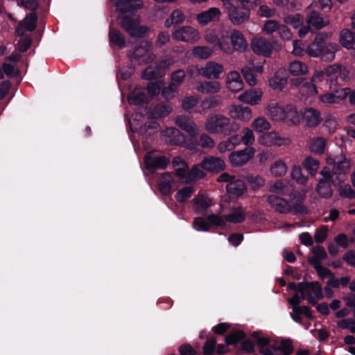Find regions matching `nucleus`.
<instances>
[{"label": "nucleus", "mask_w": 355, "mask_h": 355, "mask_svg": "<svg viewBox=\"0 0 355 355\" xmlns=\"http://www.w3.org/2000/svg\"><path fill=\"white\" fill-rule=\"evenodd\" d=\"M258 3L259 0H233L227 2L225 10L230 21L234 25L242 24L249 19L250 8Z\"/></svg>", "instance_id": "1"}, {"label": "nucleus", "mask_w": 355, "mask_h": 355, "mask_svg": "<svg viewBox=\"0 0 355 355\" xmlns=\"http://www.w3.org/2000/svg\"><path fill=\"white\" fill-rule=\"evenodd\" d=\"M259 352L262 355H290L292 352L289 341L272 342L267 338H259L257 340Z\"/></svg>", "instance_id": "2"}, {"label": "nucleus", "mask_w": 355, "mask_h": 355, "mask_svg": "<svg viewBox=\"0 0 355 355\" xmlns=\"http://www.w3.org/2000/svg\"><path fill=\"white\" fill-rule=\"evenodd\" d=\"M163 86L162 81L150 83L146 89L136 88L128 97V101L131 104H140L147 102L154 96L159 94L160 89Z\"/></svg>", "instance_id": "3"}, {"label": "nucleus", "mask_w": 355, "mask_h": 355, "mask_svg": "<svg viewBox=\"0 0 355 355\" xmlns=\"http://www.w3.org/2000/svg\"><path fill=\"white\" fill-rule=\"evenodd\" d=\"M288 288L297 290L302 294L303 300L311 304H315L323 297L322 286L317 282L306 283L297 286L295 283L288 284Z\"/></svg>", "instance_id": "4"}, {"label": "nucleus", "mask_w": 355, "mask_h": 355, "mask_svg": "<svg viewBox=\"0 0 355 355\" xmlns=\"http://www.w3.org/2000/svg\"><path fill=\"white\" fill-rule=\"evenodd\" d=\"M347 76V70L340 64H332L327 67L324 71L315 70L312 76V80L315 83H321L324 80L334 81L340 76L345 79Z\"/></svg>", "instance_id": "5"}, {"label": "nucleus", "mask_w": 355, "mask_h": 355, "mask_svg": "<svg viewBox=\"0 0 355 355\" xmlns=\"http://www.w3.org/2000/svg\"><path fill=\"white\" fill-rule=\"evenodd\" d=\"M173 40L187 43H196L201 38L200 31L191 26H183L175 29L172 33Z\"/></svg>", "instance_id": "6"}, {"label": "nucleus", "mask_w": 355, "mask_h": 355, "mask_svg": "<svg viewBox=\"0 0 355 355\" xmlns=\"http://www.w3.org/2000/svg\"><path fill=\"white\" fill-rule=\"evenodd\" d=\"M230 119L221 114L210 116L205 123V129L209 133L216 134L227 130Z\"/></svg>", "instance_id": "7"}, {"label": "nucleus", "mask_w": 355, "mask_h": 355, "mask_svg": "<svg viewBox=\"0 0 355 355\" xmlns=\"http://www.w3.org/2000/svg\"><path fill=\"white\" fill-rule=\"evenodd\" d=\"M326 161L327 164L331 166L333 173L340 175L339 178L340 180H343L345 173L350 168L352 164V161L345 155L337 157L328 155Z\"/></svg>", "instance_id": "8"}, {"label": "nucleus", "mask_w": 355, "mask_h": 355, "mask_svg": "<svg viewBox=\"0 0 355 355\" xmlns=\"http://www.w3.org/2000/svg\"><path fill=\"white\" fill-rule=\"evenodd\" d=\"M258 143L266 147L282 146L289 143L288 139L282 137L276 131L266 132L257 138Z\"/></svg>", "instance_id": "9"}, {"label": "nucleus", "mask_w": 355, "mask_h": 355, "mask_svg": "<svg viewBox=\"0 0 355 355\" xmlns=\"http://www.w3.org/2000/svg\"><path fill=\"white\" fill-rule=\"evenodd\" d=\"M198 73L204 78L208 79H218L225 72L224 67L222 64L209 61L205 66L198 69Z\"/></svg>", "instance_id": "10"}, {"label": "nucleus", "mask_w": 355, "mask_h": 355, "mask_svg": "<svg viewBox=\"0 0 355 355\" xmlns=\"http://www.w3.org/2000/svg\"><path fill=\"white\" fill-rule=\"evenodd\" d=\"M275 42H270L261 37H254L251 41V48L257 55L270 57L273 51V44Z\"/></svg>", "instance_id": "11"}, {"label": "nucleus", "mask_w": 355, "mask_h": 355, "mask_svg": "<svg viewBox=\"0 0 355 355\" xmlns=\"http://www.w3.org/2000/svg\"><path fill=\"white\" fill-rule=\"evenodd\" d=\"M320 174L322 178L320 180L316 187L317 192L322 198H329L333 194V191L329 184V181L332 178L329 168L327 167L323 168L320 171Z\"/></svg>", "instance_id": "12"}, {"label": "nucleus", "mask_w": 355, "mask_h": 355, "mask_svg": "<svg viewBox=\"0 0 355 355\" xmlns=\"http://www.w3.org/2000/svg\"><path fill=\"white\" fill-rule=\"evenodd\" d=\"M331 36V34L322 32L316 34L313 41L306 48V54L312 58H320L324 42Z\"/></svg>", "instance_id": "13"}, {"label": "nucleus", "mask_w": 355, "mask_h": 355, "mask_svg": "<svg viewBox=\"0 0 355 355\" xmlns=\"http://www.w3.org/2000/svg\"><path fill=\"white\" fill-rule=\"evenodd\" d=\"M230 116L235 120L247 123L252 117V110L249 107L232 104L228 107Z\"/></svg>", "instance_id": "14"}, {"label": "nucleus", "mask_w": 355, "mask_h": 355, "mask_svg": "<svg viewBox=\"0 0 355 355\" xmlns=\"http://www.w3.org/2000/svg\"><path fill=\"white\" fill-rule=\"evenodd\" d=\"M255 150L253 148H246L243 150L232 152L230 156V162L234 166H240L246 164L253 157Z\"/></svg>", "instance_id": "15"}, {"label": "nucleus", "mask_w": 355, "mask_h": 355, "mask_svg": "<svg viewBox=\"0 0 355 355\" xmlns=\"http://www.w3.org/2000/svg\"><path fill=\"white\" fill-rule=\"evenodd\" d=\"M347 89L338 88L334 92H327L318 95V99L320 103L324 105L338 104L347 97Z\"/></svg>", "instance_id": "16"}, {"label": "nucleus", "mask_w": 355, "mask_h": 355, "mask_svg": "<svg viewBox=\"0 0 355 355\" xmlns=\"http://www.w3.org/2000/svg\"><path fill=\"white\" fill-rule=\"evenodd\" d=\"M122 26L124 29L131 35L140 37L148 30L146 26H139L137 19L125 17L122 20Z\"/></svg>", "instance_id": "17"}, {"label": "nucleus", "mask_w": 355, "mask_h": 355, "mask_svg": "<svg viewBox=\"0 0 355 355\" xmlns=\"http://www.w3.org/2000/svg\"><path fill=\"white\" fill-rule=\"evenodd\" d=\"M220 16V10L218 8L212 7L198 14L196 19L200 25L204 26L209 23L218 21Z\"/></svg>", "instance_id": "18"}, {"label": "nucleus", "mask_w": 355, "mask_h": 355, "mask_svg": "<svg viewBox=\"0 0 355 355\" xmlns=\"http://www.w3.org/2000/svg\"><path fill=\"white\" fill-rule=\"evenodd\" d=\"M301 115L305 125L311 128L317 127L322 121L320 112L313 107L304 109Z\"/></svg>", "instance_id": "19"}, {"label": "nucleus", "mask_w": 355, "mask_h": 355, "mask_svg": "<svg viewBox=\"0 0 355 355\" xmlns=\"http://www.w3.org/2000/svg\"><path fill=\"white\" fill-rule=\"evenodd\" d=\"M267 202L272 209L280 214H288L293 209L288 202L275 195L268 196L267 197Z\"/></svg>", "instance_id": "20"}, {"label": "nucleus", "mask_w": 355, "mask_h": 355, "mask_svg": "<svg viewBox=\"0 0 355 355\" xmlns=\"http://www.w3.org/2000/svg\"><path fill=\"white\" fill-rule=\"evenodd\" d=\"M225 83L227 88L232 92H239L244 86L241 75L236 71H231L227 73Z\"/></svg>", "instance_id": "21"}, {"label": "nucleus", "mask_w": 355, "mask_h": 355, "mask_svg": "<svg viewBox=\"0 0 355 355\" xmlns=\"http://www.w3.org/2000/svg\"><path fill=\"white\" fill-rule=\"evenodd\" d=\"M117 10L122 12H130L143 6L141 0H110Z\"/></svg>", "instance_id": "22"}, {"label": "nucleus", "mask_w": 355, "mask_h": 355, "mask_svg": "<svg viewBox=\"0 0 355 355\" xmlns=\"http://www.w3.org/2000/svg\"><path fill=\"white\" fill-rule=\"evenodd\" d=\"M201 167L208 171L218 172L225 168V164L219 157L208 156L202 161Z\"/></svg>", "instance_id": "23"}, {"label": "nucleus", "mask_w": 355, "mask_h": 355, "mask_svg": "<svg viewBox=\"0 0 355 355\" xmlns=\"http://www.w3.org/2000/svg\"><path fill=\"white\" fill-rule=\"evenodd\" d=\"M175 123L191 137L196 136L199 132V127L187 116L182 115L178 116Z\"/></svg>", "instance_id": "24"}, {"label": "nucleus", "mask_w": 355, "mask_h": 355, "mask_svg": "<svg viewBox=\"0 0 355 355\" xmlns=\"http://www.w3.org/2000/svg\"><path fill=\"white\" fill-rule=\"evenodd\" d=\"M263 92L259 89H250L242 92L238 96V99L250 105H257L261 101Z\"/></svg>", "instance_id": "25"}, {"label": "nucleus", "mask_w": 355, "mask_h": 355, "mask_svg": "<svg viewBox=\"0 0 355 355\" xmlns=\"http://www.w3.org/2000/svg\"><path fill=\"white\" fill-rule=\"evenodd\" d=\"M151 47L152 46L148 42L142 41L139 46L135 49L131 58L136 60L141 59L142 62H146L153 60V55L149 53V50Z\"/></svg>", "instance_id": "26"}, {"label": "nucleus", "mask_w": 355, "mask_h": 355, "mask_svg": "<svg viewBox=\"0 0 355 355\" xmlns=\"http://www.w3.org/2000/svg\"><path fill=\"white\" fill-rule=\"evenodd\" d=\"M193 209L197 214H203L214 205V200L208 195H198L193 198Z\"/></svg>", "instance_id": "27"}, {"label": "nucleus", "mask_w": 355, "mask_h": 355, "mask_svg": "<svg viewBox=\"0 0 355 355\" xmlns=\"http://www.w3.org/2000/svg\"><path fill=\"white\" fill-rule=\"evenodd\" d=\"M306 23L309 26L320 30L329 24V20L324 18L319 12L315 11L310 12L306 16Z\"/></svg>", "instance_id": "28"}, {"label": "nucleus", "mask_w": 355, "mask_h": 355, "mask_svg": "<svg viewBox=\"0 0 355 355\" xmlns=\"http://www.w3.org/2000/svg\"><path fill=\"white\" fill-rule=\"evenodd\" d=\"M269 85L274 90L281 91L287 84L286 71L283 69H278L274 76L269 79Z\"/></svg>", "instance_id": "29"}, {"label": "nucleus", "mask_w": 355, "mask_h": 355, "mask_svg": "<svg viewBox=\"0 0 355 355\" xmlns=\"http://www.w3.org/2000/svg\"><path fill=\"white\" fill-rule=\"evenodd\" d=\"M144 161L146 168L149 170L164 168L169 162L166 157H153L151 153L146 155Z\"/></svg>", "instance_id": "30"}, {"label": "nucleus", "mask_w": 355, "mask_h": 355, "mask_svg": "<svg viewBox=\"0 0 355 355\" xmlns=\"http://www.w3.org/2000/svg\"><path fill=\"white\" fill-rule=\"evenodd\" d=\"M37 17L35 14L31 13L20 22L15 31L17 35L20 36L26 31H32L36 27Z\"/></svg>", "instance_id": "31"}, {"label": "nucleus", "mask_w": 355, "mask_h": 355, "mask_svg": "<svg viewBox=\"0 0 355 355\" xmlns=\"http://www.w3.org/2000/svg\"><path fill=\"white\" fill-rule=\"evenodd\" d=\"M300 121L301 116L295 106L291 104L286 105L282 122L289 125H297Z\"/></svg>", "instance_id": "32"}, {"label": "nucleus", "mask_w": 355, "mask_h": 355, "mask_svg": "<svg viewBox=\"0 0 355 355\" xmlns=\"http://www.w3.org/2000/svg\"><path fill=\"white\" fill-rule=\"evenodd\" d=\"M230 42L233 47V53L236 51H243L248 47V42L243 35L236 29L230 34Z\"/></svg>", "instance_id": "33"}, {"label": "nucleus", "mask_w": 355, "mask_h": 355, "mask_svg": "<svg viewBox=\"0 0 355 355\" xmlns=\"http://www.w3.org/2000/svg\"><path fill=\"white\" fill-rule=\"evenodd\" d=\"M339 46L335 42L323 44L320 58L326 62H331L335 59L336 53L339 50Z\"/></svg>", "instance_id": "34"}, {"label": "nucleus", "mask_w": 355, "mask_h": 355, "mask_svg": "<svg viewBox=\"0 0 355 355\" xmlns=\"http://www.w3.org/2000/svg\"><path fill=\"white\" fill-rule=\"evenodd\" d=\"M166 142L171 144H180L184 141V136L175 128H168L162 131Z\"/></svg>", "instance_id": "35"}, {"label": "nucleus", "mask_w": 355, "mask_h": 355, "mask_svg": "<svg viewBox=\"0 0 355 355\" xmlns=\"http://www.w3.org/2000/svg\"><path fill=\"white\" fill-rule=\"evenodd\" d=\"M230 40V35L229 36L226 32H222L219 35L218 40L216 43L214 50H220L227 54L233 53V47Z\"/></svg>", "instance_id": "36"}, {"label": "nucleus", "mask_w": 355, "mask_h": 355, "mask_svg": "<svg viewBox=\"0 0 355 355\" xmlns=\"http://www.w3.org/2000/svg\"><path fill=\"white\" fill-rule=\"evenodd\" d=\"M338 41L346 49H352L355 44V33L349 29H343L339 33Z\"/></svg>", "instance_id": "37"}, {"label": "nucleus", "mask_w": 355, "mask_h": 355, "mask_svg": "<svg viewBox=\"0 0 355 355\" xmlns=\"http://www.w3.org/2000/svg\"><path fill=\"white\" fill-rule=\"evenodd\" d=\"M221 89V85L218 81H203L198 83L196 89L202 94H215L218 93Z\"/></svg>", "instance_id": "38"}, {"label": "nucleus", "mask_w": 355, "mask_h": 355, "mask_svg": "<svg viewBox=\"0 0 355 355\" xmlns=\"http://www.w3.org/2000/svg\"><path fill=\"white\" fill-rule=\"evenodd\" d=\"M327 144V140L322 137L311 138L308 141V147L310 151L315 154L324 153Z\"/></svg>", "instance_id": "39"}, {"label": "nucleus", "mask_w": 355, "mask_h": 355, "mask_svg": "<svg viewBox=\"0 0 355 355\" xmlns=\"http://www.w3.org/2000/svg\"><path fill=\"white\" fill-rule=\"evenodd\" d=\"M226 189L230 195L236 197L242 196L247 191L245 183L241 180L230 182L227 184Z\"/></svg>", "instance_id": "40"}, {"label": "nucleus", "mask_w": 355, "mask_h": 355, "mask_svg": "<svg viewBox=\"0 0 355 355\" xmlns=\"http://www.w3.org/2000/svg\"><path fill=\"white\" fill-rule=\"evenodd\" d=\"M288 72L293 76L306 75L309 72L308 66L298 60L291 62L288 67Z\"/></svg>", "instance_id": "41"}, {"label": "nucleus", "mask_w": 355, "mask_h": 355, "mask_svg": "<svg viewBox=\"0 0 355 355\" xmlns=\"http://www.w3.org/2000/svg\"><path fill=\"white\" fill-rule=\"evenodd\" d=\"M240 140L241 139L238 135H234L229 139L220 142L218 145V150L220 153L230 151L239 144Z\"/></svg>", "instance_id": "42"}, {"label": "nucleus", "mask_w": 355, "mask_h": 355, "mask_svg": "<svg viewBox=\"0 0 355 355\" xmlns=\"http://www.w3.org/2000/svg\"><path fill=\"white\" fill-rule=\"evenodd\" d=\"M246 216L245 211L242 207L235 208L225 216V220L232 223H240L245 220Z\"/></svg>", "instance_id": "43"}, {"label": "nucleus", "mask_w": 355, "mask_h": 355, "mask_svg": "<svg viewBox=\"0 0 355 355\" xmlns=\"http://www.w3.org/2000/svg\"><path fill=\"white\" fill-rule=\"evenodd\" d=\"M291 186L287 180H277L269 185V191L281 194H288Z\"/></svg>", "instance_id": "44"}, {"label": "nucleus", "mask_w": 355, "mask_h": 355, "mask_svg": "<svg viewBox=\"0 0 355 355\" xmlns=\"http://www.w3.org/2000/svg\"><path fill=\"white\" fill-rule=\"evenodd\" d=\"M320 83H315L311 78L310 83H306L300 88V93L302 96L305 98L312 97L318 94V85Z\"/></svg>", "instance_id": "45"}, {"label": "nucleus", "mask_w": 355, "mask_h": 355, "mask_svg": "<svg viewBox=\"0 0 355 355\" xmlns=\"http://www.w3.org/2000/svg\"><path fill=\"white\" fill-rule=\"evenodd\" d=\"M268 110V114L272 120L276 121H283L286 106L274 104L269 105Z\"/></svg>", "instance_id": "46"}, {"label": "nucleus", "mask_w": 355, "mask_h": 355, "mask_svg": "<svg viewBox=\"0 0 355 355\" xmlns=\"http://www.w3.org/2000/svg\"><path fill=\"white\" fill-rule=\"evenodd\" d=\"M287 169V165L285 162L282 159H278L270 165V172L274 176L281 177L286 173Z\"/></svg>", "instance_id": "47"}, {"label": "nucleus", "mask_w": 355, "mask_h": 355, "mask_svg": "<svg viewBox=\"0 0 355 355\" xmlns=\"http://www.w3.org/2000/svg\"><path fill=\"white\" fill-rule=\"evenodd\" d=\"M173 166L177 175L186 179L188 173V166L180 157H176L173 160Z\"/></svg>", "instance_id": "48"}, {"label": "nucleus", "mask_w": 355, "mask_h": 355, "mask_svg": "<svg viewBox=\"0 0 355 355\" xmlns=\"http://www.w3.org/2000/svg\"><path fill=\"white\" fill-rule=\"evenodd\" d=\"M251 126L256 132H263L268 131L270 129V123L263 116H259L255 119Z\"/></svg>", "instance_id": "49"}, {"label": "nucleus", "mask_w": 355, "mask_h": 355, "mask_svg": "<svg viewBox=\"0 0 355 355\" xmlns=\"http://www.w3.org/2000/svg\"><path fill=\"white\" fill-rule=\"evenodd\" d=\"M213 50V48L209 46H197L193 49L192 53L194 57L205 60L211 56Z\"/></svg>", "instance_id": "50"}, {"label": "nucleus", "mask_w": 355, "mask_h": 355, "mask_svg": "<svg viewBox=\"0 0 355 355\" xmlns=\"http://www.w3.org/2000/svg\"><path fill=\"white\" fill-rule=\"evenodd\" d=\"M165 74L164 69H161L159 66L148 67L143 72L142 76L146 80L155 79L157 77L162 76Z\"/></svg>", "instance_id": "51"}, {"label": "nucleus", "mask_w": 355, "mask_h": 355, "mask_svg": "<svg viewBox=\"0 0 355 355\" xmlns=\"http://www.w3.org/2000/svg\"><path fill=\"white\" fill-rule=\"evenodd\" d=\"M172 182L173 179L170 174H163L159 181V187L161 192L165 195L169 194L171 191Z\"/></svg>", "instance_id": "52"}, {"label": "nucleus", "mask_w": 355, "mask_h": 355, "mask_svg": "<svg viewBox=\"0 0 355 355\" xmlns=\"http://www.w3.org/2000/svg\"><path fill=\"white\" fill-rule=\"evenodd\" d=\"M185 16L184 13L179 10H173L169 17L165 21V26L171 27L172 25L181 24L184 21Z\"/></svg>", "instance_id": "53"}, {"label": "nucleus", "mask_w": 355, "mask_h": 355, "mask_svg": "<svg viewBox=\"0 0 355 355\" xmlns=\"http://www.w3.org/2000/svg\"><path fill=\"white\" fill-rule=\"evenodd\" d=\"M304 167L309 171V173L315 176L316 175L317 171L320 166V162L315 158L312 157H306L303 163Z\"/></svg>", "instance_id": "54"}, {"label": "nucleus", "mask_w": 355, "mask_h": 355, "mask_svg": "<svg viewBox=\"0 0 355 355\" xmlns=\"http://www.w3.org/2000/svg\"><path fill=\"white\" fill-rule=\"evenodd\" d=\"M205 176V173L198 165L192 167L191 171H188V173L185 180L187 182L196 181Z\"/></svg>", "instance_id": "55"}, {"label": "nucleus", "mask_w": 355, "mask_h": 355, "mask_svg": "<svg viewBox=\"0 0 355 355\" xmlns=\"http://www.w3.org/2000/svg\"><path fill=\"white\" fill-rule=\"evenodd\" d=\"M285 24L292 26L294 28H300L304 21V18L299 14L290 15L284 17Z\"/></svg>", "instance_id": "56"}, {"label": "nucleus", "mask_w": 355, "mask_h": 355, "mask_svg": "<svg viewBox=\"0 0 355 355\" xmlns=\"http://www.w3.org/2000/svg\"><path fill=\"white\" fill-rule=\"evenodd\" d=\"M280 26L281 25L276 20H267L263 25L262 31L266 35H272L279 31Z\"/></svg>", "instance_id": "57"}, {"label": "nucleus", "mask_w": 355, "mask_h": 355, "mask_svg": "<svg viewBox=\"0 0 355 355\" xmlns=\"http://www.w3.org/2000/svg\"><path fill=\"white\" fill-rule=\"evenodd\" d=\"M193 192L194 190L191 187H186L180 189L175 197L178 202H184L192 196Z\"/></svg>", "instance_id": "58"}, {"label": "nucleus", "mask_w": 355, "mask_h": 355, "mask_svg": "<svg viewBox=\"0 0 355 355\" xmlns=\"http://www.w3.org/2000/svg\"><path fill=\"white\" fill-rule=\"evenodd\" d=\"M109 36L112 44L118 46L119 48L124 46L125 40L119 31L110 28Z\"/></svg>", "instance_id": "59"}, {"label": "nucleus", "mask_w": 355, "mask_h": 355, "mask_svg": "<svg viewBox=\"0 0 355 355\" xmlns=\"http://www.w3.org/2000/svg\"><path fill=\"white\" fill-rule=\"evenodd\" d=\"M291 178L293 180L299 184H304L307 181V178L305 177L302 172L300 166H295L291 171Z\"/></svg>", "instance_id": "60"}, {"label": "nucleus", "mask_w": 355, "mask_h": 355, "mask_svg": "<svg viewBox=\"0 0 355 355\" xmlns=\"http://www.w3.org/2000/svg\"><path fill=\"white\" fill-rule=\"evenodd\" d=\"M193 227L197 231H208L209 227V224L208 220H205L201 217H196L194 218L193 222Z\"/></svg>", "instance_id": "61"}, {"label": "nucleus", "mask_w": 355, "mask_h": 355, "mask_svg": "<svg viewBox=\"0 0 355 355\" xmlns=\"http://www.w3.org/2000/svg\"><path fill=\"white\" fill-rule=\"evenodd\" d=\"M241 72L245 80L250 85L254 86L257 85V80L251 67H245L242 69Z\"/></svg>", "instance_id": "62"}, {"label": "nucleus", "mask_w": 355, "mask_h": 355, "mask_svg": "<svg viewBox=\"0 0 355 355\" xmlns=\"http://www.w3.org/2000/svg\"><path fill=\"white\" fill-rule=\"evenodd\" d=\"M241 140L245 146H252L255 141L253 130L249 128H243Z\"/></svg>", "instance_id": "63"}, {"label": "nucleus", "mask_w": 355, "mask_h": 355, "mask_svg": "<svg viewBox=\"0 0 355 355\" xmlns=\"http://www.w3.org/2000/svg\"><path fill=\"white\" fill-rule=\"evenodd\" d=\"M209 227H223L225 225V218L224 219L218 214H211L207 216Z\"/></svg>", "instance_id": "64"}]
</instances>
